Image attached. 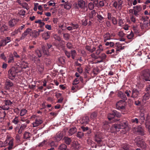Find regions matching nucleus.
I'll list each match as a JSON object with an SVG mask.
<instances>
[{"mask_svg":"<svg viewBox=\"0 0 150 150\" xmlns=\"http://www.w3.org/2000/svg\"><path fill=\"white\" fill-rule=\"evenodd\" d=\"M135 142L136 143L137 145L139 147L145 148L146 146V144L143 141L142 139L140 137H137L135 140Z\"/></svg>","mask_w":150,"mask_h":150,"instance_id":"obj_5","label":"nucleus"},{"mask_svg":"<svg viewBox=\"0 0 150 150\" xmlns=\"http://www.w3.org/2000/svg\"><path fill=\"white\" fill-rule=\"evenodd\" d=\"M150 98V93H147L145 94L143 97L142 101L144 103L146 102V101L148 100Z\"/></svg>","mask_w":150,"mask_h":150,"instance_id":"obj_21","label":"nucleus"},{"mask_svg":"<svg viewBox=\"0 0 150 150\" xmlns=\"http://www.w3.org/2000/svg\"><path fill=\"white\" fill-rule=\"evenodd\" d=\"M110 33H106L103 36V40L105 42L107 40H110L111 39L110 37Z\"/></svg>","mask_w":150,"mask_h":150,"instance_id":"obj_25","label":"nucleus"},{"mask_svg":"<svg viewBox=\"0 0 150 150\" xmlns=\"http://www.w3.org/2000/svg\"><path fill=\"white\" fill-rule=\"evenodd\" d=\"M27 35V34L25 32H24V33L22 34L20 38L21 40H22L23 39L25 38Z\"/></svg>","mask_w":150,"mask_h":150,"instance_id":"obj_62","label":"nucleus"},{"mask_svg":"<svg viewBox=\"0 0 150 150\" xmlns=\"http://www.w3.org/2000/svg\"><path fill=\"white\" fill-rule=\"evenodd\" d=\"M89 121L88 117V116H85L82 118L81 120V122L82 124L88 123Z\"/></svg>","mask_w":150,"mask_h":150,"instance_id":"obj_27","label":"nucleus"},{"mask_svg":"<svg viewBox=\"0 0 150 150\" xmlns=\"http://www.w3.org/2000/svg\"><path fill=\"white\" fill-rule=\"evenodd\" d=\"M139 120L141 121L142 122H143L145 119L144 117V115L143 112H142L140 113V115L139 116Z\"/></svg>","mask_w":150,"mask_h":150,"instance_id":"obj_36","label":"nucleus"},{"mask_svg":"<svg viewBox=\"0 0 150 150\" xmlns=\"http://www.w3.org/2000/svg\"><path fill=\"white\" fill-rule=\"evenodd\" d=\"M103 50V47L102 45L100 44L98 46L97 49L96 51V54L97 55H99Z\"/></svg>","mask_w":150,"mask_h":150,"instance_id":"obj_17","label":"nucleus"},{"mask_svg":"<svg viewBox=\"0 0 150 150\" xmlns=\"http://www.w3.org/2000/svg\"><path fill=\"white\" fill-rule=\"evenodd\" d=\"M67 46L68 48L70 49L72 48L73 45L70 42H68L67 44Z\"/></svg>","mask_w":150,"mask_h":150,"instance_id":"obj_60","label":"nucleus"},{"mask_svg":"<svg viewBox=\"0 0 150 150\" xmlns=\"http://www.w3.org/2000/svg\"><path fill=\"white\" fill-rule=\"evenodd\" d=\"M12 122L15 124H17L19 122L18 117L17 116L15 118L12 120Z\"/></svg>","mask_w":150,"mask_h":150,"instance_id":"obj_46","label":"nucleus"},{"mask_svg":"<svg viewBox=\"0 0 150 150\" xmlns=\"http://www.w3.org/2000/svg\"><path fill=\"white\" fill-rule=\"evenodd\" d=\"M97 116V114L95 112H93L92 113L90 117L92 119H94Z\"/></svg>","mask_w":150,"mask_h":150,"instance_id":"obj_56","label":"nucleus"},{"mask_svg":"<svg viewBox=\"0 0 150 150\" xmlns=\"http://www.w3.org/2000/svg\"><path fill=\"white\" fill-rule=\"evenodd\" d=\"M122 1L119 0L118 1H115L113 4V6L115 8L120 10L122 8Z\"/></svg>","mask_w":150,"mask_h":150,"instance_id":"obj_12","label":"nucleus"},{"mask_svg":"<svg viewBox=\"0 0 150 150\" xmlns=\"http://www.w3.org/2000/svg\"><path fill=\"white\" fill-rule=\"evenodd\" d=\"M134 14L137 17H138L139 13L142 10V7L140 6H137L133 7Z\"/></svg>","mask_w":150,"mask_h":150,"instance_id":"obj_7","label":"nucleus"},{"mask_svg":"<svg viewBox=\"0 0 150 150\" xmlns=\"http://www.w3.org/2000/svg\"><path fill=\"white\" fill-rule=\"evenodd\" d=\"M77 129L76 128L74 127L71 128L69 131L68 133L69 135H71L74 134L75 132H76Z\"/></svg>","mask_w":150,"mask_h":150,"instance_id":"obj_28","label":"nucleus"},{"mask_svg":"<svg viewBox=\"0 0 150 150\" xmlns=\"http://www.w3.org/2000/svg\"><path fill=\"white\" fill-rule=\"evenodd\" d=\"M129 146L127 144L125 145L123 147L122 149L121 150H129Z\"/></svg>","mask_w":150,"mask_h":150,"instance_id":"obj_59","label":"nucleus"},{"mask_svg":"<svg viewBox=\"0 0 150 150\" xmlns=\"http://www.w3.org/2000/svg\"><path fill=\"white\" fill-rule=\"evenodd\" d=\"M13 54L14 57L16 58H20V56L17 54V52L16 51L13 52Z\"/></svg>","mask_w":150,"mask_h":150,"instance_id":"obj_61","label":"nucleus"},{"mask_svg":"<svg viewBox=\"0 0 150 150\" xmlns=\"http://www.w3.org/2000/svg\"><path fill=\"white\" fill-rule=\"evenodd\" d=\"M43 122L42 120L40 119H36L35 122L32 123L33 127H36L42 124Z\"/></svg>","mask_w":150,"mask_h":150,"instance_id":"obj_15","label":"nucleus"},{"mask_svg":"<svg viewBox=\"0 0 150 150\" xmlns=\"http://www.w3.org/2000/svg\"><path fill=\"white\" fill-rule=\"evenodd\" d=\"M35 54L38 57H41L42 54L41 51L39 50H37L35 51Z\"/></svg>","mask_w":150,"mask_h":150,"instance_id":"obj_42","label":"nucleus"},{"mask_svg":"<svg viewBox=\"0 0 150 150\" xmlns=\"http://www.w3.org/2000/svg\"><path fill=\"white\" fill-rule=\"evenodd\" d=\"M59 28H61L62 30H64L66 29V26L64 25L63 24L61 23L59 25Z\"/></svg>","mask_w":150,"mask_h":150,"instance_id":"obj_55","label":"nucleus"},{"mask_svg":"<svg viewBox=\"0 0 150 150\" xmlns=\"http://www.w3.org/2000/svg\"><path fill=\"white\" fill-rule=\"evenodd\" d=\"M17 21L15 19L10 20L9 22V25L11 27H13L17 23Z\"/></svg>","mask_w":150,"mask_h":150,"instance_id":"obj_22","label":"nucleus"},{"mask_svg":"<svg viewBox=\"0 0 150 150\" xmlns=\"http://www.w3.org/2000/svg\"><path fill=\"white\" fill-rule=\"evenodd\" d=\"M83 135V133L81 132H78L77 134V137L79 138H82Z\"/></svg>","mask_w":150,"mask_h":150,"instance_id":"obj_52","label":"nucleus"},{"mask_svg":"<svg viewBox=\"0 0 150 150\" xmlns=\"http://www.w3.org/2000/svg\"><path fill=\"white\" fill-rule=\"evenodd\" d=\"M148 23L147 21H144V23L143 24L141 25V27L142 29H148Z\"/></svg>","mask_w":150,"mask_h":150,"instance_id":"obj_35","label":"nucleus"},{"mask_svg":"<svg viewBox=\"0 0 150 150\" xmlns=\"http://www.w3.org/2000/svg\"><path fill=\"white\" fill-rule=\"evenodd\" d=\"M13 139H10L6 140V141L5 142V143H6V144L8 142V144L9 146L8 147V150H11L13 148Z\"/></svg>","mask_w":150,"mask_h":150,"instance_id":"obj_14","label":"nucleus"},{"mask_svg":"<svg viewBox=\"0 0 150 150\" xmlns=\"http://www.w3.org/2000/svg\"><path fill=\"white\" fill-rule=\"evenodd\" d=\"M27 125L25 124H22L21 125V127L20 128H19L18 127H16L15 128V130L16 131H17V130H18V133L19 134H21L23 131L27 127Z\"/></svg>","mask_w":150,"mask_h":150,"instance_id":"obj_10","label":"nucleus"},{"mask_svg":"<svg viewBox=\"0 0 150 150\" xmlns=\"http://www.w3.org/2000/svg\"><path fill=\"white\" fill-rule=\"evenodd\" d=\"M1 40L4 46H5L9 42L11 41V38L9 37H7L5 39H2Z\"/></svg>","mask_w":150,"mask_h":150,"instance_id":"obj_19","label":"nucleus"},{"mask_svg":"<svg viewBox=\"0 0 150 150\" xmlns=\"http://www.w3.org/2000/svg\"><path fill=\"white\" fill-rule=\"evenodd\" d=\"M118 96L120 97L122 99L125 100L127 99V98L125 94L121 92H120L118 93Z\"/></svg>","mask_w":150,"mask_h":150,"instance_id":"obj_34","label":"nucleus"},{"mask_svg":"<svg viewBox=\"0 0 150 150\" xmlns=\"http://www.w3.org/2000/svg\"><path fill=\"white\" fill-rule=\"evenodd\" d=\"M128 125V123L126 122H123L120 125L115 124L112 125L110 127V129L112 132H113L116 131H118L120 129H124Z\"/></svg>","mask_w":150,"mask_h":150,"instance_id":"obj_2","label":"nucleus"},{"mask_svg":"<svg viewBox=\"0 0 150 150\" xmlns=\"http://www.w3.org/2000/svg\"><path fill=\"white\" fill-rule=\"evenodd\" d=\"M35 23H39L40 25H45V23L43 22H42L40 20H38L37 21H35Z\"/></svg>","mask_w":150,"mask_h":150,"instance_id":"obj_58","label":"nucleus"},{"mask_svg":"<svg viewBox=\"0 0 150 150\" xmlns=\"http://www.w3.org/2000/svg\"><path fill=\"white\" fill-rule=\"evenodd\" d=\"M86 50L91 53H93L96 50V48L95 47H93L91 48L88 46H86Z\"/></svg>","mask_w":150,"mask_h":150,"instance_id":"obj_31","label":"nucleus"},{"mask_svg":"<svg viewBox=\"0 0 150 150\" xmlns=\"http://www.w3.org/2000/svg\"><path fill=\"white\" fill-rule=\"evenodd\" d=\"M125 93L128 97H131L130 94L132 93V92L130 90H126L125 91Z\"/></svg>","mask_w":150,"mask_h":150,"instance_id":"obj_54","label":"nucleus"},{"mask_svg":"<svg viewBox=\"0 0 150 150\" xmlns=\"http://www.w3.org/2000/svg\"><path fill=\"white\" fill-rule=\"evenodd\" d=\"M102 138V136L101 134L97 133L95 135V140L98 143L100 142L101 141Z\"/></svg>","mask_w":150,"mask_h":150,"instance_id":"obj_23","label":"nucleus"},{"mask_svg":"<svg viewBox=\"0 0 150 150\" xmlns=\"http://www.w3.org/2000/svg\"><path fill=\"white\" fill-rule=\"evenodd\" d=\"M77 4L80 8H82L85 6V1L83 0H78Z\"/></svg>","mask_w":150,"mask_h":150,"instance_id":"obj_20","label":"nucleus"},{"mask_svg":"<svg viewBox=\"0 0 150 150\" xmlns=\"http://www.w3.org/2000/svg\"><path fill=\"white\" fill-rule=\"evenodd\" d=\"M32 33L33 34V37L35 38H36L40 35V33H39L37 31L35 30L32 31Z\"/></svg>","mask_w":150,"mask_h":150,"instance_id":"obj_38","label":"nucleus"},{"mask_svg":"<svg viewBox=\"0 0 150 150\" xmlns=\"http://www.w3.org/2000/svg\"><path fill=\"white\" fill-rule=\"evenodd\" d=\"M6 86L7 88H9V87H11L13 86V84L10 81H7L5 83Z\"/></svg>","mask_w":150,"mask_h":150,"instance_id":"obj_33","label":"nucleus"},{"mask_svg":"<svg viewBox=\"0 0 150 150\" xmlns=\"http://www.w3.org/2000/svg\"><path fill=\"white\" fill-rule=\"evenodd\" d=\"M143 79L146 81H150L149 77L150 76V70L148 69L146 70L143 72Z\"/></svg>","mask_w":150,"mask_h":150,"instance_id":"obj_8","label":"nucleus"},{"mask_svg":"<svg viewBox=\"0 0 150 150\" xmlns=\"http://www.w3.org/2000/svg\"><path fill=\"white\" fill-rule=\"evenodd\" d=\"M121 116V114L120 112H117L115 110H114L112 113H110L108 114V118L109 120H110L113 119L115 116L119 117Z\"/></svg>","mask_w":150,"mask_h":150,"instance_id":"obj_4","label":"nucleus"},{"mask_svg":"<svg viewBox=\"0 0 150 150\" xmlns=\"http://www.w3.org/2000/svg\"><path fill=\"white\" fill-rule=\"evenodd\" d=\"M64 7L67 9H69L71 8V5L68 1L66 2L64 5Z\"/></svg>","mask_w":150,"mask_h":150,"instance_id":"obj_41","label":"nucleus"},{"mask_svg":"<svg viewBox=\"0 0 150 150\" xmlns=\"http://www.w3.org/2000/svg\"><path fill=\"white\" fill-rule=\"evenodd\" d=\"M126 103L123 100H120L116 104V107L117 109L120 110H124L126 107Z\"/></svg>","mask_w":150,"mask_h":150,"instance_id":"obj_3","label":"nucleus"},{"mask_svg":"<svg viewBox=\"0 0 150 150\" xmlns=\"http://www.w3.org/2000/svg\"><path fill=\"white\" fill-rule=\"evenodd\" d=\"M21 67L22 68H26L28 67V63L26 62L22 61L21 64Z\"/></svg>","mask_w":150,"mask_h":150,"instance_id":"obj_40","label":"nucleus"},{"mask_svg":"<svg viewBox=\"0 0 150 150\" xmlns=\"http://www.w3.org/2000/svg\"><path fill=\"white\" fill-rule=\"evenodd\" d=\"M27 112L26 110L24 109H22L21 111L20 115L21 116H23L25 115Z\"/></svg>","mask_w":150,"mask_h":150,"instance_id":"obj_43","label":"nucleus"},{"mask_svg":"<svg viewBox=\"0 0 150 150\" xmlns=\"http://www.w3.org/2000/svg\"><path fill=\"white\" fill-rule=\"evenodd\" d=\"M131 97L132 98H137L139 93V91L137 89L134 88L132 90Z\"/></svg>","mask_w":150,"mask_h":150,"instance_id":"obj_13","label":"nucleus"},{"mask_svg":"<svg viewBox=\"0 0 150 150\" xmlns=\"http://www.w3.org/2000/svg\"><path fill=\"white\" fill-rule=\"evenodd\" d=\"M125 46H122L121 45H120L117 47V49H116L117 51H120L121 50H123L124 49Z\"/></svg>","mask_w":150,"mask_h":150,"instance_id":"obj_53","label":"nucleus"},{"mask_svg":"<svg viewBox=\"0 0 150 150\" xmlns=\"http://www.w3.org/2000/svg\"><path fill=\"white\" fill-rule=\"evenodd\" d=\"M67 147L65 144H62L58 148L59 150H66Z\"/></svg>","mask_w":150,"mask_h":150,"instance_id":"obj_39","label":"nucleus"},{"mask_svg":"<svg viewBox=\"0 0 150 150\" xmlns=\"http://www.w3.org/2000/svg\"><path fill=\"white\" fill-rule=\"evenodd\" d=\"M8 76L9 78L11 79H13L17 75V74L15 69L12 68L8 71Z\"/></svg>","mask_w":150,"mask_h":150,"instance_id":"obj_6","label":"nucleus"},{"mask_svg":"<svg viewBox=\"0 0 150 150\" xmlns=\"http://www.w3.org/2000/svg\"><path fill=\"white\" fill-rule=\"evenodd\" d=\"M112 22L113 24L115 25L117 24V22L116 18L113 17H112Z\"/></svg>","mask_w":150,"mask_h":150,"instance_id":"obj_64","label":"nucleus"},{"mask_svg":"<svg viewBox=\"0 0 150 150\" xmlns=\"http://www.w3.org/2000/svg\"><path fill=\"white\" fill-rule=\"evenodd\" d=\"M96 14V12L95 11L93 10L89 13L88 15V17L90 19L93 20L95 18Z\"/></svg>","mask_w":150,"mask_h":150,"instance_id":"obj_16","label":"nucleus"},{"mask_svg":"<svg viewBox=\"0 0 150 150\" xmlns=\"http://www.w3.org/2000/svg\"><path fill=\"white\" fill-rule=\"evenodd\" d=\"M28 56L31 60L37 64V65L38 71L40 73H42L43 71L44 68L42 64H39L40 63V59L33 54H29Z\"/></svg>","mask_w":150,"mask_h":150,"instance_id":"obj_1","label":"nucleus"},{"mask_svg":"<svg viewBox=\"0 0 150 150\" xmlns=\"http://www.w3.org/2000/svg\"><path fill=\"white\" fill-rule=\"evenodd\" d=\"M31 136V134L29 132H25L23 135V138L26 139L30 138Z\"/></svg>","mask_w":150,"mask_h":150,"instance_id":"obj_32","label":"nucleus"},{"mask_svg":"<svg viewBox=\"0 0 150 150\" xmlns=\"http://www.w3.org/2000/svg\"><path fill=\"white\" fill-rule=\"evenodd\" d=\"M96 55V53H93L90 56L92 58V60H94L98 58V57Z\"/></svg>","mask_w":150,"mask_h":150,"instance_id":"obj_48","label":"nucleus"},{"mask_svg":"<svg viewBox=\"0 0 150 150\" xmlns=\"http://www.w3.org/2000/svg\"><path fill=\"white\" fill-rule=\"evenodd\" d=\"M42 37L45 40L48 39L50 37V33L49 32H45L42 34Z\"/></svg>","mask_w":150,"mask_h":150,"instance_id":"obj_26","label":"nucleus"},{"mask_svg":"<svg viewBox=\"0 0 150 150\" xmlns=\"http://www.w3.org/2000/svg\"><path fill=\"white\" fill-rule=\"evenodd\" d=\"M103 13V12L102 11H100L99 12V14H98L97 20L100 23H103L105 20V15Z\"/></svg>","mask_w":150,"mask_h":150,"instance_id":"obj_11","label":"nucleus"},{"mask_svg":"<svg viewBox=\"0 0 150 150\" xmlns=\"http://www.w3.org/2000/svg\"><path fill=\"white\" fill-rule=\"evenodd\" d=\"M106 57V55L104 53H102L99 56V57L102 60L105 59Z\"/></svg>","mask_w":150,"mask_h":150,"instance_id":"obj_44","label":"nucleus"},{"mask_svg":"<svg viewBox=\"0 0 150 150\" xmlns=\"http://www.w3.org/2000/svg\"><path fill=\"white\" fill-rule=\"evenodd\" d=\"M62 134L61 133H59L56 134L55 139L56 141L58 142L62 138Z\"/></svg>","mask_w":150,"mask_h":150,"instance_id":"obj_30","label":"nucleus"},{"mask_svg":"<svg viewBox=\"0 0 150 150\" xmlns=\"http://www.w3.org/2000/svg\"><path fill=\"white\" fill-rule=\"evenodd\" d=\"M5 103L2 106V109L4 110H8L9 108V106L12 103V102L9 100H5Z\"/></svg>","mask_w":150,"mask_h":150,"instance_id":"obj_9","label":"nucleus"},{"mask_svg":"<svg viewBox=\"0 0 150 150\" xmlns=\"http://www.w3.org/2000/svg\"><path fill=\"white\" fill-rule=\"evenodd\" d=\"M70 25L72 26L73 28V29L77 28L78 27V25L77 24H73L71 23L70 24Z\"/></svg>","mask_w":150,"mask_h":150,"instance_id":"obj_57","label":"nucleus"},{"mask_svg":"<svg viewBox=\"0 0 150 150\" xmlns=\"http://www.w3.org/2000/svg\"><path fill=\"white\" fill-rule=\"evenodd\" d=\"M64 140L65 143L68 145L71 142V139L70 138L68 137H64Z\"/></svg>","mask_w":150,"mask_h":150,"instance_id":"obj_37","label":"nucleus"},{"mask_svg":"<svg viewBox=\"0 0 150 150\" xmlns=\"http://www.w3.org/2000/svg\"><path fill=\"white\" fill-rule=\"evenodd\" d=\"M8 63H13L14 62V58L12 53H10L8 61Z\"/></svg>","mask_w":150,"mask_h":150,"instance_id":"obj_29","label":"nucleus"},{"mask_svg":"<svg viewBox=\"0 0 150 150\" xmlns=\"http://www.w3.org/2000/svg\"><path fill=\"white\" fill-rule=\"evenodd\" d=\"M88 8L90 10H92L94 8L93 4L92 2H90L88 4Z\"/></svg>","mask_w":150,"mask_h":150,"instance_id":"obj_49","label":"nucleus"},{"mask_svg":"<svg viewBox=\"0 0 150 150\" xmlns=\"http://www.w3.org/2000/svg\"><path fill=\"white\" fill-rule=\"evenodd\" d=\"M72 147L73 149L74 150H79L80 147V145L78 142H75L73 143Z\"/></svg>","mask_w":150,"mask_h":150,"instance_id":"obj_24","label":"nucleus"},{"mask_svg":"<svg viewBox=\"0 0 150 150\" xmlns=\"http://www.w3.org/2000/svg\"><path fill=\"white\" fill-rule=\"evenodd\" d=\"M69 34L68 33H66L63 34L64 38L66 40H67L69 39Z\"/></svg>","mask_w":150,"mask_h":150,"instance_id":"obj_47","label":"nucleus"},{"mask_svg":"<svg viewBox=\"0 0 150 150\" xmlns=\"http://www.w3.org/2000/svg\"><path fill=\"white\" fill-rule=\"evenodd\" d=\"M105 45L107 46H110V47H113L114 45V44L112 42H107L105 43Z\"/></svg>","mask_w":150,"mask_h":150,"instance_id":"obj_50","label":"nucleus"},{"mask_svg":"<svg viewBox=\"0 0 150 150\" xmlns=\"http://www.w3.org/2000/svg\"><path fill=\"white\" fill-rule=\"evenodd\" d=\"M64 51L66 55L67 56V57L68 58H69L71 56L70 53L69 52H68L66 50H64Z\"/></svg>","mask_w":150,"mask_h":150,"instance_id":"obj_63","label":"nucleus"},{"mask_svg":"<svg viewBox=\"0 0 150 150\" xmlns=\"http://www.w3.org/2000/svg\"><path fill=\"white\" fill-rule=\"evenodd\" d=\"M136 131L139 134L142 135L144 134L143 129L140 126H139L136 128Z\"/></svg>","mask_w":150,"mask_h":150,"instance_id":"obj_18","label":"nucleus"},{"mask_svg":"<svg viewBox=\"0 0 150 150\" xmlns=\"http://www.w3.org/2000/svg\"><path fill=\"white\" fill-rule=\"evenodd\" d=\"M8 28L7 26L5 24L3 25L1 28V31L4 32L7 30Z\"/></svg>","mask_w":150,"mask_h":150,"instance_id":"obj_45","label":"nucleus"},{"mask_svg":"<svg viewBox=\"0 0 150 150\" xmlns=\"http://www.w3.org/2000/svg\"><path fill=\"white\" fill-rule=\"evenodd\" d=\"M134 37V34L133 33L131 32L129 34L127 35V37L128 39H132Z\"/></svg>","mask_w":150,"mask_h":150,"instance_id":"obj_51","label":"nucleus"}]
</instances>
